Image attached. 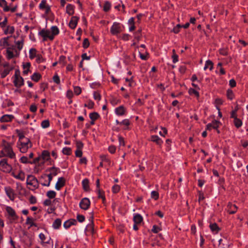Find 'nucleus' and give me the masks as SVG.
<instances>
[{"mask_svg": "<svg viewBox=\"0 0 248 248\" xmlns=\"http://www.w3.org/2000/svg\"><path fill=\"white\" fill-rule=\"evenodd\" d=\"M25 141H20V146H30V148L32 147V143L31 142L30 140L28 138H25Z\"/></svg>", "mask_w": 248, "mask_h": 248, "instance_id": "obj_25", "label": "nucleus"}, {"mask_svg": "<svg viewBox=\"0 0 248 248\" xmlns=\"http://www.w3.org/2000/svg\"><path fill=\"white\" fill-rule=\"evenodd\" d=\"M41 157L43 160H48L50 159L49 152L46 150L43 151Z\"/></svg>", "mask_w": 248, "mask_h": 248, "instance_id": "obj_21", "label": "nucleus"}, {"mask_svg": "<svg viewBox=\"0 0 248 248\" xmlns=\"http://www.w3.org/2000/svg\"><path fill=\"white\" fill-rule=\"evenodd\" d=\"M15 31V28L13 26H8L7 27V29L4 31V34H7L8 33L10 34H13Z\"/></svg>", "mask_w": 248, "mask_h": 248, "instance_id": "obj_36", "label": "nucleus"}, {"mask_svg": "<svg viewBox=\"0 0 248 248\" xmlns=\"http://www.w3.org/2000/svg\"><path fill=\"white\" fill-rule=\"evenodd\" d=\"M151 198L154 199L155 200H157L159 198L158 192L156 191H153L151 192Z\"/></svg>", "mask_w": 248, "mask_h": 248, "instance_id": "obj_48", "label": "nucleus"}, {"mask_svg": "<svg viewBox=\"0 0 248 248\" xmlns=\"http://www.w3.org/2000/svg\"><path fill=\"white\" fill-rule=\"evenodd\" d=\"M90 203V201L88 198H84L81 200L79 203V207L82 209L86 210L89 208Z\"/></svg>", "mask_w": 248, "mask_h": 248, "instance_id": "obj_7", "label": "nucleus"}, {"mask_svg": "<svg viewBox=\"0 0 248 248\" xmlns=\"http://www.w3.org/2000/svg\"><path fill=\"white\" fill-rule=\"evenodd\" d=\"M188 93L190 94H194L196 96L199 97V93L195 89L190 88L189 89Z\"/></svg>", "mask_w": 248, "mask_h": 248, "instance_id": "obj_54", "label": "nucleus"}, {"mask_svg": "<svg viewBox=\"0 0 248 248\" xmlns=\"http://www.w3.org/2000/svg\"><path fill=\"white\" fill-rule=\"evenodd\" d=\"M14 177L16 179L23 181L25 179V173L23 171L20 170L18 175H14Z\"/></svg>", "mask_w": 248, "mask_h": 248, "instance_id": "obj_35", "label": "nucleus"}, {"mask_svg": "<svg viewBox=\"0 0 248 248\" xmlns=\"http://www.w3.org/2000/svg\"><path fill=\"white\" fill-rule=\"evenodd\" d=\"M46 177H48V183H42L41 184L43 186H49V185H50V182L52 180V178H53L52 174L50 173V174H49L48 175H47L46 174H43V175H42L41 176L40 179H45Z\"/></svg>", "mask_w": 248, "mask_h": 248, "instance_id": "obj_11", "label": "nucleus"}, {"mask_svg": "<svg viewBox=\"0 0 248 248\" xmlns=\"http://www.w3.org/2000/svg\"><path fill=\"white\" fill-rule=\"evenodd\" d=\"M34 182L38 183L37 178L32 175H29L27 179V184L28 185L33 186Z\"/></svg>", "mask_w": 248, "mask_h": 248, "instance_id": "obj_12", "label": "nucleus"}, {"mask_svg": "<svg viewBox=\"0 0 248 248\" xmlns=\"http://www.w3.org/2000/svg\"><path fill=\"white\" fill-rule=\"evenodd\" d=\"M133 220L135 224H139L143 220V218L140 215L136 214L133 217Z\"/></svg>", "mask_w": 248, "mask_h": 248, "instance_id": "obj_23", "label": "nucleus"}, {"mask_svg": "<svg viewBox=\"0 0 248 248\" xmlns=\"http://www.w3.org/2000/svg\"><path fill=\"white\" fill-rule=\"evenodd\" d=\"M15 43L17 46V49L19 50H20L23 47L24 44V39L22 37L21 40L15 42Z\"/></svg>", "mask_w": 248, "mask_h": 248, "instance_id": "obj_37", "label": "nucleus"}, {"mask_svg": "<svg viewBox=\"0 0 248 248\" xmlns=\"http://www.w3.org/2000/svg\"><path fill=\"white\" fill-rule=\"evenodd\" d=\"M75 155L76 157H81L82 155V150L77 149L75 152Z\"/></svg>", "mask_w": 248, "mask_h": 248, "instance_id": "obj_63", "label": "nucleus"}, {"mask_svg": "<svg viewBox=\"0 0 248 248\" xmlns=\"http://www.w3.org/2000/svg\"><path fill=\"white\" fill-rule=\"evenodd\" d=\"M110 7H111L110 3L108 1H105V2L104 3V5L103 7V10L106 12H108L110 10Z\"/></svg>", "mask_w": 248, "mask_h": 248, "instance_id": "obj_39", "label": "nucleus"}, {"mask_svg": "<svg viewBox=\"0 0 248 248\" xmlns=\"http://www.w3.org/2000/svg\"><path fill=\"white\" fill-rule=\"evenodd\" d=\"M16 131L17 134L18 135L19 141L23 139H25V137L23 132H21L20 130L18 129H16Z\"/></svg>", "mask_w": 248, "mask_h": 248, "instance_id": "obj_44", "label": "nucleus"}, {"mask_svg": "<svg viewBox=\"0 0 248 248\" xmlns=\"http://www.w3.org/2000/svg\"><path fill=\"white\" fill-rule=\"evenodd\" d=\"M227 206L229 208L228 212L229 214H233L236 212L237 207L235 204L229 203Z\"/></svg>", "mask_w": 248, "mask_h": 248, "instance_id": "obj_16", "label": "nucleus"}, {"mask_svg": "<svg viewBox=\"0 0 248 248\" xmlns=\"http://www.w3.org/2000/svg\"><path fill=\"white\" fill-rule=\"evenodd\" d=\"M41 126L43 128H46L49 126V121L48 120H45L42 122L41 123Z\"/></svg>", "mask_w": 248, "mask_h": 248, "instance_id": "obj_42", "label": "nucleus"}, {"mask_svg": "<svg viewBox=\"0 0 248 248\" xmlns=\"http://www.w3.org/2000/svg\"><path fill=\"white\" fill-rule=\"evenodd\" d=\"M14 67H11L10 68H5L1 73V78H4L8 75L10 72L13 70Z\"/></svg>", "mask_w": 248, "mask_h": 248, "instance_id": "obj_24", "label": "nucleus"}, {"mask_svg": "<svg viewBox=\"0 0 248 248\" xmlns=\"http://www.w3.org/2000/svg\"><path fill=\"white\" fill-rule=\"evenodd\" d=\"M141 30L140 29L138 30L135 33V38L138 41H139L141 37Z\"/></svg>", "mask_w": 248, "mask_h": 248, "instance_id": "obj_53", "label": "nucleus"}, {"mask_svg": "<svg viewBox=\"0 0 248 248\" xmlns=\"http://www.w3.org/2000/svg\"><path fill=\"white\" fill-rule=\"evenodd\" d=\"M62 223V221L60 218H57L53 222L52 226L55 229H59Z\"/></svg>", "mask_w": 248, "mask_h": 248, "instance_id": "obj_29", "label": "nucleus"}, {"mask_svg": "<svg viewBox=\"0 0 248 248\" xmlns=\"http://www.w3.org/2000/svg\"><path fill=\"white\" fill-rule=\"evenodd\" d=\"M77 149L82 150L83 147V143L80 140L76 141Z\"/></svg>", "mask_w": 248, "mask_h": 248, "instance_id": "obj_49", "label": "nucleus"}, {"mask_svg": "<svg viewBox=\"0 0 248 248\" xmlns=\"http://www.w3.org/2000/svg\"><path fill=\"white\" fill-rule=\"evenodd\" d=\"M46 0H42L41 3L39 5V8L40 9H45L46 6Z\"/></svg>", "mask_w": 248, "mask_h": 248, "instance_id": "obj_61", "label": "nucleus"}, {"mask_svg": "<svg viewBox=\"0 0 248 248\" xmlns=\"http://www.w3.org/2000/svg\"><path fill=\"white\" fill-rule=\"evenodd\" d=\"M4 190L7 196L11 201H14L15 199V193L14 190L10 186H6L4 188Z\"/></svg>", "mask_w": 248, "mask_h": 248, "instance_id": "obj_8", "label": "nucleus"}, {"mask_svg": "<svg viewBox=\"0 0 248 248\" xmlns=\"http://www.w3.org/2000/svg\"><path fill=\"white\" fill-rule=\"evenodd\" d=\"M93 98L95 100H100L101 99V95L97 92H94L93 93Z\"/></svg>", "mask_w": 248, "mask_h": 248, "instance_id": "obj_60", "label": "nucleus"}, {"mask_svg": "<svg viewBox=\"0 0 248 248\" xmlns=\"http://www.w3.org/2000/svg\"><path fill=\"white\" fill-rule=\"evenodd\" d=\"M53 80L54 82H55L57 84H59L60 83V79L59 77L57 74L55 75L53 77Z\"/></svg>", "mask_w": 248, "mask_h": 248, "instance_id": "obj_56", "label": "nucleus"}, {"mask_svg": "<svg viewBox=\"0 0 248 248\" xmlns=\"http://www.w3.org/2000/svg\"><path fill=\"white\" fill-rule=\"evenodd\" d=\"M10 49V48L8 47L6 50L7 58L8 60L12 59L13 58H14L15 57V55H14L13 52L12 51H11Z\"/></svg>", "mask_w": 248, "mask_h": 248, "instance_id": "obj_38", "label": "nucleus"}, {"mask_svg": "<svg viewBox=\"0 0 248 248\" xmlns=\"http://www.w3.org/2000/svg\"><path fill=\"white\" fill-rule=\"evenodd\" d=\"M89 117L91 120L95 121L99 118L100 116L97 112H93L89 114Z\"/></svg>", "mask_w": 248, "mask_h": 248, "instance_id": "obj_33", "label": "nucleus"}, {"mask_svg": "<svg viewBox=\"0 0 248 248\" xmlns=\"http://www.w3.org/2000/svg\"><path fill=\"white\" fill-rule=\"evenodd\" d=\"M62 152L64 155H69L71 154L72 150L71 148L64 147L63 148Z\"/></svg>", "mask_w": 248, "mask_h": 248, "instance_id": "obj_40", "label": "nucleus"}, {"mask_svg": "<svg viewBox=\"0 0 248 248\" xmlns=\"http://www.w3.org/2000/svg\"><path fill=\"white\" fill-rule=\"evenodd\" d=\"M51 34L50 35H52L54 37V36L57 35L59 33V29L57 26H52L51 28Z\"/></svg>", "mask_w": 248, "mask_h": 248, "instance_id": "obj_34", "label": "nucleus"}, {"mask_svg": "<svg viewBox=\"0 0 248 248\" xmlns=\"http://www.w3.org/2000/svg\"><path fill=\"white\" fill-rule=\"evenodd\" d=\"M56 193L52 190L48 191L46 193V196L50 199H53L55 197Z\"/></svg>", "mask_w": 248, "mask_h": 248, "instance_id": "obj_41", "label": "nucleus"}, {"mask_svg": "<svg viewBox=\"0 0 248 248\" xmlns=\"http://www.w3.org/2000/svg\"><path fill=\"white\" fill-rule=\"evenodd\" d=\"M14 118V116L12 115H4L2 116L0 119V121L1 123L9 122L12 121Z\"/></svg>", "mask_w": 248, "mask_h": 248, "instance_id": "obj_14", "label": "nucleus"}, {"mask_svg": "<svg viewBox=\"0 0 248 248\" xmlns=\"http://www.w3.org/2000/svg\"><path fill=\"white\" fill-rule=\"evenodd\" d=\"M65 185V179L64 177H60L58 179V182H57L55 188L59 190L62 187Z\"/></svg>", "mask_w": 248, "mask_h": 248, "instance_id": "obj_10", "label": "nucleus"}, {"mask_svg": "<svg viewBox=\"0 0 248 248\" xmlns=\"http://www.w3.org/2000/svg\"><path fill=\"white\" fill-rule=\"evenodd\" d=\"M233 123L235 127L237 128L240 127L242 124V121L240 119L237 118V117L234 118Z\"/></svg>", "mask_w": 248, "mask_h": 248, "instance_id": "obj_32", "label": "nucleus"}, {"mask_svg": "<svg viewBox=\"0 0 248 248\" xmlns=\"http://www.w3.org/2000/svg\"><path fill=\"white\" fill-rule=\"evenodd\" d=\"M90 46V42L88 38H85L83 40L82 46L84 48H88Z\"/></svg>", "mask_w": 248, "mask_h": 248, "instance_id": "obj_50", "label": "nucleus"}, {"mask_svg": "<svg viewBox=\"0 0 248 248\" xmlns=\"http://www.w3.org/2000/svg\"><path fill=\"white\" fill-rule=\"evenodd\" d=\"M33 221H34V219L33 218L28 217L27 218L26 224H29L30 225V227H32V226L37 227V224L34 223Z\"/></svg>", "mask_w": 248, "mask_h": 248, "instance_id": "obj_30", "label": "nucleus"}, {"mask_svg": "<svg viewBox=\"0 0 248 248\" xmlns=\"http://www.w3.org/2000/svg\"><path fill=\"white\" fill-rule=\"evenodd\" d=\"M0 170L5 172L9 173L12 170V166L7 163V159L4 158L0 161Z\"/></svg>", "mask_w": 248, "mask_h": 248, "instance_id": "obj_3", "label": "nucleus"}, {"mask_svg": "<svg viewBox=\"0 0 248 248\" xmlns=\"http://www.w3.org/2000/svg\"><path fill=\"white\" fill-rule=\"evenodd\" d=\"M36 50L35 48H31L30 50V58L31 59H33L36 56Z\"/></svg>", "mask_w": 248, "mask_h": 248, "instance_id": "obj_46", "label": "nucleus"}, {"mask_svg": "<svg viewBox=\"0 0 248 248\" xmlns=\"http://www.w3.org/2000/svg\"><path fill=\"white\" fill-rule=\"evenodd\" d=\"M3 7V11L4 12H8L10 11V8L7 5V2L5 0H0V7Z\"/></svg>", "mask_w": 248, "mask_h": 248, "instance_id": "obj_26", "label": "nucleus"}, {"mask_svg": "<svg viewBox=\"0 0 248 248\" xmlns=\"http://www.w3.org/2000/svg\"><path fill=\"white\" fill-rule=\"evenodd\" d=\"M227 96L229 99L232 100L234 96V94L232 91L231 89H228L227 91Z\"/></svg>", "mask_w": 248, "mask_h": 248, "instance_id": "obj_45", "label": "nucleus"}, {"mask_svg": "<svg viewBox=\"0 0 248 248\" xmlns=\"http://www.w3.org/2000/svg\"><path fill=\"white\" fill-rule=\"evenodd\" d=\"M50 33L48 30L42 29L39 32L38 34L43 38V41H46L47 38L52 41L54 39V37L50 35Z\"/></svg>", "mask_w": 248, "mask_h": 248, "instance_id": "obj_5", "label": "nucleus"}, {"mask_svg": "<svg viewBox=\"0 0 248 248\" xmlns=\"http://www.w3.org/2000/svg\"><path fill=\"white\" fill-rule=\"evenodd\" d=\"M14 85L19 88L24 84V79L20 76V71L18 69H17L15 71V79L14 80Z\"/></svg>", "mask_w": 248, "mask_h": 248, "instance_id": "obj_2", "label": "nucleus"}, {"mask_svg": "<svg viewBox=\"0 0 248 248\" xmlns=\"http://www.w3.org/2000/svg\"><path fill=\"white\" fill-rule=\"evenodd\" d=\"M36 61L37 63H40L44 61L45 59L42 57L41 55H37Z\"/></svg>", "mask_w": 248, "mask_h": 248, "instance_id": "obj_58", "label": "nucleus"}, {"mask_svg": "<svg viewBox=\"0 0 248 248\" xmlns=\"http://www.w3.org/2000/svg\"><path fill=\"white\" fill-rule=\"evenodd\" d=\"M120 24L118 22H114L110 29V32L113 35H117L121 32Z\"/></svg>", "mask_w": 248, "mask_h": 248, "instance_id": "obj_6", "label": "nucleus"}, {"mask_svg": "<svg viewBox=\"0 0 248 248\" xmlns=\"http://www.w3.org/2000/svg\"><path fill=\"white\" fill-rule=\"evenodd\" d=\"M120 189V187L118 185H115L112 187V191L114 193H116L118 192L119 191Z\"/></svg>", "mask_w": 248, "mask_h": 248, "instance_id": "obj_57", "label": "nucleus"}, {"mask_svg": "<svg viewBox=\"0 0 248 248\" xmlns=\"http://www.w3.org/2000/svg\"><path fill=\"white\" fill-rule=\"evenodd\" d=\"M98 196V198H101L103 200V202H104V201L105 200V197L104 196V192L103 191H101L100 188L97 189Z\"/></svg>", "mask_w": 248, "mask_h": 248, "instance_id": "obj_43", "label": "nucleus"}, {"mask_svg": "<svg viewBox=\"0 0 248 248\" xmlns=\"http://www.w3.org/2000/svg\"><path fill=\"white\" fill-rule=\"evenodd\" d=\"M77 223L76 219H70L64 223L63 226L65 229H68L72 225H76Z\"/></svg>", "mask_w": 248, "mask_h": 248, "instance_id": "obj_13", "label": "nucleus"}, {"mask_svg": "<svg viewBox=\"0 0 248 248\" xmlns=\"http://www.w3.org/2000/svg\"><path fill=\"white\" fill-rule=\"evenodd\" d=\"M151 140L155 142L157 145H160L162 143L161 140L158 137V136L154 135L151 137Z\"/></svg>", "mask_w": 248, "mask_h": 248, "instance_id": "obj_20", "label": "nucleus"}, {"mask_svg": "<svg viewBox=\"0 0 248 248\" xmlns=\"http://www.w3.org/2000/svg\"><path fill=\"white\" fill-rule=\"evenodd\" d=\"M91 223L89 224L87 226V229L89 230H91L92 232H93L94 230H93V213H92V216L91 217Z\"/></svg>", "mask_w": 248, "mask_h": 248, "instance_id": "obj_27", "label": "nucleus"}, {"mask_svg": "<svg viewBox=\"0 0 248 248\" xmlns=\"http://www.w3.org/2000/svg\"><path fill=\"white\" fill-rule=\"evenodd\" d=\"M213 62L211 61L208 60L205 62L204 70H206L208 67H209L210 70H212L213 68Z\"/></svg>", "mask_w": 248, "mask_h": 248, "instance_id": "obj_31", "label": "nucleus"}, {"mask_svg": "<svg viewBox=\"0 0 248 248\" xmlns=\"http://www.w3.org/2000/svg\"><path fill=\"white\" fill-rule=\"evenodd\" d=\"M66 57L64 56H60L59 58V62L60 63H62V66H64L66 62H65Z\"/></svg>", "mask_w": 248, "mask_h": 248, "instance_id": "obj_51", "label": "nucleus"}, {"mask_svg": "<svg viewBox=\"0 0 248 248\" xmlns=\"http://www.w3.org/2000/svg\"><path fill=\"white\" fill-rule=\"evenodd\" d=\"M186 70V67L185 65H181L179 67V72L181 74H184Z\"/></svg>", "mask_w": 248, "mask_h": 248, "instance_id": "obj_64", "label": "nucleus"}, {"mask_svg": "<svg viewBox=\"0 0 248 248\" xmlns=\"http://www.w3.org/2000/svg\"><path fill=\"white\" fill-rule=\"evenodd\" d=\"M79 19V18L77 16H72L69 23V27L72 29H74L77 25Z\"/></svg>", "mask_w": 248, "mask_h": 248, "instance_id": "obj_9", "label": "nucleus"}, {"mask_svg": "<svg viewBox=\"0 0 248 248\" xmlns=\"http://www.w3.org/2000/svg\"><path fill=\"white\" fill-rule=\"evenodd\" d=\"M3 150L6 152V156H9L11 158L15 157L16 155L9 143H6V144L3 145Z\"/></svg>", "mask_w": 248, "mask_h": 248, "instance_id": "obj_4", "label": "nucleus"}, {"mask_svg": "<svg viewBox=\"0 0 248 248\" xmlns=\"http://www.w3.org/2000/svg\"><path fill=\"white\" fill-rule=\"evenodd\" d=\"M75 7L71 4H68L66 7V12L70 16L73 15L75 13Z\"/></svg>", "mask_w": 248, "mask_h": 248, "instance_id": "obj_15", "label": "nucleus"}, {"mask_svg": "<svg viewBox=\"0 0 248 248\" xmlns=\"http://www.w3.org/2000/svg\"><path fill=\"white\" fill-rule=\"evenodd\" d=\"M83 188L85 191H88L90 189L89 181L88 179H84L82 182Z\"/></svg>", "mask_w": 248, "mask_h": 248, "instance_id": "obj_18", "label": "nucleus"}, {"mask_svg": "<svg viewBox=\"0 0 248 248\" xmlns=\"http://www.w3.org/2000/svg\"><path fill=\"white\" fill-rule=\"evenodd\" d=\"M40 239L42 240V242L44 243L49 244L50 237H46L44 234L41 233L39 235Z\"/></svg>", "mask_w": 248, "mask_h": 248, "instance_id": "obj_19", "label": "nucleus"}, {"mask_svg": "<svg viewBox=\"0 0 248 248\" xmlns=\"http://www.w3.org/2000/svg\"><path fill=\"white\" fill-rule=\"evenodd\" d=\"M209 227L211 230L213 232H215L216 233H217L220 230V228H219L217 224L216 223L210 224Z\"/></svg>", "mask_w": 248, "mask_h": 248, "instance_id": "obj_22", "label": "nucleus"}, {"mask_svg": "<svg viewBox=\"0 0 248 248\" xmlns=\"http://www.w3.org/2000/svg\"><path fill=\"white\" fill-rule=\"evenodd\" d=\"M125 108L124 106H121L115 109V113L120 116H122L125 113Z\"/></svg>", "mask_w": 248, "mask_h": 248, "instance_id": "obj_17", "label": "nucleus"}, {"mask_svg": "<svg viewBox=\"0 0 248 248\" xmlns=\"http://www.w3.org/2000/svg\"><path fill=\"white\" fill-rule=\"evenodd\" d=\"M41 77V75L39 73H34L31 77V79L35 82H38Z\"/></svg>", "mask_w": 248, "mask_h": 248, "instance_id": "obj_28", "label": "nucleus"}, {"mask_svg": "<svg viewBox=\"0 0 248 248\" xmlns=\"http://www.w3.org/2000/svg\"><path fill=\"white\" fill-rule=\"evenodd\" d=\"M19 148L21 152L25 153L27 152L28 149L30 148V146H20Z\"/></svg>", "mask_w": 248, "mask_h": 248, "instance_id": "obj_52", "label": "nucleus"}, {"mask_svg": "<svg viewBox=\"0 0 248 248\" xmlns=\"http://www.w3.org/2000/svg\"><path fill=\"white\" fill-rule=\"evenodd\" d=\"M139 55H140V58L142 60H147V59L148 58V56L149 55V54L147 52H146V55H144V54H142L140 52H139Z\"/></svg>", "mask_w": 248, "mask_h": 248, "instance_id": "obj_59", "label": "nucleus"}, {"mask_svg": "<svg viewBox=\"0 0 248 248\" xmlns=\"http://www.w3.org/2000/svg\"><path fill=\"white\" fill-rule=\"evenodd\" d=\"M6 211L8 215L7 217L9 219L10 224H12L14 221L18 218V216L16 215V212L12 207L10 206L6 207Z\"/></svg>", "mask_w": 248, "mask_h": 248, "instance_id": "obj_1", "label": "nucleus"}, {"mask_svg": "<svg viewBox=\"0 0 248 248\" xmlns=\"http://www.w3.org/2000/svg\"><path fill=\"white\" fill-rule=\"evenodd\" d=\"M213 124V128L215 129H217L219 126V124H220V122L218 121L214 120L212 121Z\"/></svg>", "mask_w": 248, "mask_h": 248, "instance_id": "obj_47", "label": "nucleus"}, {"mask_svg": "<svg viewBox=\"0 0 248 248\" xmlns=\"http://www.w3.org/2000/svg\"><path fill=\"white\" fill-rule=\"evenodd\" d=\"M77 218L79 222H83L85 220L84 216L81 215H78Z\"/></svg>", "mask_w": 248, "mask_h": 248, "instance_id": "obj_62", "label": "nucleus"}, {"mask_svg": "<svg viewBox=\"0 0 248 248\" xmlns=\"http://www.w3.org/2000/svg\"><path fill=\"white\" fill-rule=\"evenodd\" d=\"M74 91L75 94L77 95H79L81 93V89L79 86H76L74 87Z\"/></svg>", "mask_w": 248, "mask_h": 248, "instance_id": "obj_55", "label": "nucleus"}]
</instances>
